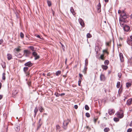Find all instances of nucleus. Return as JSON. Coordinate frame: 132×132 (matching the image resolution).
<instances>
[{
	"label": "nucleus",
	"mask_w": 132,
	"mask_h": 132,
	"mask_svg": "<svg viewBox=\"0 0 132 132\" xmlns=\"http://www.w3.org/2000/svg\"><path fill=\"white\" fill-rule=\"evenodd\" d=\"M36 36L37 37L40 39H41L40 36L39 35H37Z\"/></svg>",
	"instance_id": "56"
},
{
	"label": "nucleus",
	"mask_w": 132,
	"mask_h": 132,
	"mask_svg": "<svg viewBox=\"0 0 132 132\" xmlns=\"http://www.w3.org/2000/svg\"><path fill=\"white\" fill-rule=\"evenodd\" d=\"M127 43L129 45H132V40L131 39H129L127 41Z\"/></svg>",
	"instance_id": "15"
},
{
	"label": "nucleus",
	"mask_w": 132,
	"mask_h": 132,
	"mask_svg": "<svg viewBox=\"0 0 132 132\" xmlns=\"http://www.w3.org/2000/svg\"><path fill=\"white\" fill-rule=\"evenodd\" d=\"M78 82V85L79 86H80V85L81 81L79 80Z\"/></svg>",
	"instance_id": "52"
},
{
	"label": "nucleus",
	"mask_w": 132,
	"mask_h": 132,
	"mask_svg": "<svg viewBox=\"0 0 132 132\" xmlns=\"http://www.w3.org/2000/svg\"><path fill=\"white\" fill-rule=\"evenodd\" d=\"M123 29L125 31L127 32L129 30L130 27L129 26L126 25L124 26Z\"/></svg>",
	"instance_id": "6"
},
{
	"label": "nucleus",
	"mask_w": 132,
	"mask_h": 132,
	"mask_svg": "<svg viewBox=\"0 0 132 132\" xmlns=\"http://www.w3.org/2000/svg\"><path fill=\"white\" fill-rule=\"evenodd\" d=\"M101 5L100 3H99V4L97 5V7L98 10L99 9L101 8Z\"/></svg>",
	"instance_id": "37"
},
{
	"label": "nucleus",
	"mask_w": 132,
	"mask_h": 132,
	"mask_svg": "<svg viewBox=\"0 0 132 132\" xmlns=\"http://www.w3.org/2000/svg\"><path fill=\"white\" fill-rule=\"evenodd\" d=\"M67 61V58H66L65 59V64H66Z\"/></svg>",
	"instance_id": "61"
},
{
	"label": "nucleus",
	"mask_w": 132,
	"mask_h": 132,
	"mask_svg": "<svg viewBox=\"0 0 132 132\" xmlns=\"http://www.w3.org/2000/svg\"><path fill=\"white\" fill-rule=\"evenodd\" d=\"M39 111L41 112H42L44 110L43 108L41 106L39 107Z\"/></svg>",
	"instance_id": "19"
},
{
	"label": "nucleus",
	"mask_w": 132,
	"mask_h": 132,
	"mask_svg": "<svg viewBox=\"0 0 132 132\" xmlns=\"http://www.w3.org/2000/svg\"><path fill=\"white\" fill-rule=\"evenodd\" d=\"M47 2L48 5L49 6H50L51 5V2L50 1L47 0Z\"/></svg>",
	"instance_id": "26"
},
{
	"label": "nucleus",
	"mask_w": 132,
	"mask_h": 132,
	"mask_svg": "<svg viewBox=\"0 0 132 132\" xmlns=\"http://www.w3.org/2000/svg\"><path fill=\"white\" fill-rule=\"evenodd\" d=\"M87 66H85L84 68V69H83L82 72L83 73H84V74H85L86 73V71H87Z\"/></svg>",
	"instance_id": "17"
},
{
	"label": "nucleus",
	"mask_w": 132,
	"mask_h": 132,
	"mask_svg": "<svg viewBox=\"0 0 132 132\" xmlns=\"http://www.w3.org/2000/svg\"><path fill=\"white\" fill-rule=\"evenodd\" d=\"M132 101V99L131 98H130L128 99L127 101V104L128 105H130Z\"/></svg>",
	"instance_id": "12"
},
{
	"label": "nucleus",
	"mask_w": 132,
	"mask_h": 132,
	"mask_svg": "<svg viewBox=\"0 0 132 132\" xmlns=\"http://www.w3.org/2000/svg\"><path fill=\"white\" fill-rule=\"evenodd\" d=\"M18 93V91L16 90H14V91H13V94L14 95H15L17 94Z\"/></svg>",
	"instance_id": "30"
},
{
	"label": "nucleus",
	"mask_w": 132,
	"mask_h": 132,
	"mask_svg": "<svg viewBox=\"0 0 132 132\" xmlns=\"http://www.w3.org/2000/svg\"><path fill=\"white\" fill-rule=\"evenodd\" d=\"M42 124V123H39V124L37 128V130H38L40 128V127L41 125Z\"/></svg>",
	"instance_id": "34"
},
{
	"label": "nucleus",
	"mask_w": 132,
	"mask_h": 132,
	"mask_svg": "<svg viewBox=\"0 0 132 132\" xmlns=\"http://www.w3.org/2000/svg\"><path fill=\"white\" fill-rule=\"evenodd\" d=\"M69 122V120L68 119L65 120L63 123V128L65 129H67V126Z\"/></svg>",
	"instance_id": "3"
},
{
	"label": "nucleus",
	"mask_w": 132,
	"mask_h": 132,
	"mask_svg": "<svg viewBox=\"0 0 132 132\" xmlns=\"http://www.w3.org/2000/svg\"><path fill=\"white\" fill-rule=\"evenodd\" d=\"M78 107V106L77 105H74V108L76 109H77Z\"/></svg>",
	"instance_id": "54"
},
{
	"label": "nucleus",
	"mask_w": 132,
	"mask_h": 132,
	"mask_svg": "<svg viewBox=\"0 0 132 132\" xmlns=\"http://www.w3.org/2000/svg\"><path fill=\"white\" fill-rule=\"evenodd\" d=\"M79 76L80 77V79H82V75L80 73H79Z\"/></svg>",
	"instance_id": "51"
},
{
	"label": "nucleus",
	"mask_w": 132,
	"mask_h": 132,
	"mask_svg": "<svg viewBox=\"0 0 132 132\" xmlns=\"http://www.w3.org/2000/svg\"><path fill=\"white\" fill-rule=\"evenodd\" d=\"M56 130H58L59 129H60V127L59 125H57L56 126Z\"/></svg>",
	"instance_id": "33"
},
{
	"label": "nucleus",
	"mask_w": 132,
	"mask_h": 132,
	"mask_svg": "<svg viewBox=\"0 0 132 132\" xmlns=\"http://www.w3.org/2000/svg\"><path fill=\"white\" fill-rule=\"evenodd\" d=\"M103 52H105L107 53V54H108V53L107 52V51L106 50H103Z\"/></svg>",
	"instance_id": "53"
},
{
	"label": "nucleus",
	"mask_w": 132,
	"mask_h": 132,
	"mask_svg": "<svg viewBox=\"0 0 132 132\" xmlns=\"http://www.w3.org/2000/svg\"><path fill=\"white\" fill-rule=\"evenodd\" d=\"M104 63L105 65H108L109 63V61L108 60H105L104 62Z\"/></svg>",
	"instance_id": "24"
},
{
	"label": "nucleus",
	"mask_w": 132,
	"mask_h": 132,
	"mask_svg": "<svg viewBox=\"0 0 132 132\" xmlns=\"http://www.w3.org/2000/svg\"><path fill=\"white\" fill-rule=\"evenodd\" d=\"M110 130V129L108 128H106L104 129V131L105 132H108Z\"/></svg>",
	"instance_id": "20"
},
{
	"label": "nucleus",
	"mask_w": 132,
	"mask_h": 132,
	"mask_svg": "<svg viewBox=\"0 0 132 132\" xmlns=\"http://www.w3.org/2000/svg\"><path fill=\"white\" fill-rule=\"evenodd\" d=\"M7 59L9 60H11L12 58V55L10 54H7Z\"/></svg>",
	"instance_id": "14"
},
{
	"label": "nucleus",
	"mask_w": 132,
	"mask_h": 132,
	"mask_svg": "<svg viewBox=\"0 0 132 132\" xmlns=\"http://www.w3.org/2000/svg\"><path fill=\"white\" fill-rule=\"evenodd\" d=\"M38 111V110L37 108H36L35 109L34 111V112L35 113V115L36 116V114Z\"/></svg>",
	"instance_id": "29"
},
{
	"label": "nucleus",
	"mask_w": 132,
	"mask_h": 132,
	"mask_svg": "<svg viewBox=\"0 0 132 132\" xmlns=\"http://www.w3.org/2000/svg\"><path fill=\"white\" fill-rule=\"evenodd\" d=\"M20 36L22 38L23 37H24V35L23 34L22 32H21L20 33Z\"/></svg>",
	"instance_id": "43"
},
{
	"label": "nucleus",
	"mask_w": 132,
	"mask_h": 132,
	"mask_svg": "<svg viewBox=\"0 0 132 132\" xmlns=\"http://www.w3.org/2000/svg\"><path fill=\"white\" fill-rule=\"evenodd\" d=\"M85 66H87L88 64V60L87 59H86L85 61Z\"/></svg>",
	"instance_id": "22"
},
{
	"label": "nucleus",
	"mask_w": 132,
	"mask_h": 132,
	"mask_svg": "<svg viewBox=\"0 0 132 132\" xmlns=\"http://www.w3.org/2000/svg\"><path fill=\"white\" fill-rule=\"evenodd\" d=\"M65 94L64 93H63L61 94H60V96H62L64 95H65Z\"/></svg>",
	"instance_id": "59"
},
{
	"label": "nucleus",
	"mask_w": 132,
	"mask_h": 132,
	"mask_svg": "<svg viewBox=\"0 0 132 132\" xmlns=\"http://www.w3.org/2000/svg\"><path fill=\"white\" fill-rule=\"evenodd\" d=\"M29 47L32 51H35L34 48L32 46H30Z\"/></svg>",
	"instance_id": "38"
},
{
	"label": "nucleus",
	"mask_w": 132,
	"mask_h": 132,
	"mask_svg": "<svg viewBox=\"0 0 132 132\" xmlns=\"http://www.w3.org/2000/svg\"><path fill=\"white\" fill-rule=\"evenodd\" d=\"M120 82H117V87L118 88H119L120 87Z\"/></svg>",
	"instance_id": "35"
},
{
	"label": "nucleus",
	"mask_w": 132,
	"mask_h": 132,
	"mask_svg": "<svg viewBox=\"0 0 132 132\" xmlns=\"http://www.w3.org/2000/svg\"><path fill=\"white\" fill-rule=\"evenodd\" d=\"M97 119H98L97 118H94V122L95 123L96 122L97 120Z\"/></svg>",
	"instance_id": "50"
},
{
	"label": "nucleus",
	"mask_w": 132,
	"mask_h": 132,
	"mask_svg": "<svg viewBox=\"0 0 132 132\" xmlns=\"http://www.w3.org/2000/svg\"><path fill=\"white\" fill-rule=\"evenodd\" d=\"M5 74L4 73H3L2 74V79L3 80H5L6 78L5 76Z\"/></svg>",
	"instance_id": "21"
},
{
	"label": "nucleus",
	"mask_w": 132,
	"mask_h": 132,
	"mask_svg": "<svg viewBox=\"0 0 132 132\" xmlns=\"http://www.w3.org/2000/svg\"><path fill=\"white\" fill-rule=\"evenodd\" d=\"M78 20L81 26L82 27H84V23L82 20L81 18H79Z\"/></svg>",
	"instance_id": "9"
},
{
	"label": "nucleus",
	"mask_w": 132,
	"mask_h": 132,
	"mask_svg": "<svg viewBox=\"0 0 132 132\" xmlns=\"http://www.w3.org/2000/svg\"><path fill=\"white\" fill-rule=\"evenodd\" d=\"M70 11L72 13L73 15H74L75 14V13L74 12V9H73L72 7H71Z\"/></svg>",
	"instance_id": "16"
},
{
	"label": "nucleus",
	"mask_w": 132,
	"mask_h": 132,
	"mask_svg": "<svg viewBox=\"0 0 132 132\" xmlns=\"http://www.w3.org/2000/svg\"><path fill=\"white\" fill-rule=\"evenodd\" d=\"M103 57H104V55H101L100 56V58L102 60H104Z\"/></svg>",
	"instance_id": "44"
},
{
	"label": "nucleus",
	"mask_w": 132,
	"mask_h": 132,
	"mask_svg": "<svg viewBox=\"0 0 132 132\" xmlns=\"http://www.w3.org/2000/svg\"><path fill=\"white\" fill-rule=\"evenodd\" d=\"M2 96L1 95H0V100L2 98Z\"/></svg>",
	"instance_id": "62"
},
{
	"label": "nucleus",
	"mask_w": 132,
	"mask_h": 132,
	"mask_svg": "<svg viewBox=\"0 0 132 132\" xmlns=\"http://www.w3.org/2000/svg\"><path fill=\"white\" fill-rule=\"evenodd\" d=\"M20 125L19 123H17L15 126V129L16 131L18 132L20 129Z\"/></svg>",
	"instance_id": "5"
},
{
	"label": "nucleus",
	"mask_w": 132,
	"mask_h": 132,
	"mask_svg": "<svg viewBox=\"0 0 132 132\" xmlns=\"http://www.w3.org/2000/svg\"><path fill=\"white\" fill-rule=\"evenodd\" d=\"M121 20V19H119V23L120 26H121L123 27L124 23L126 22L125 21V20L122 19V20Z\"/></svg>",
	"instance_id": "8"
},
{
	"label": "nucleus",
	"mask_w": 132,
	"mask_h": 132,
	"mask_svg": "<svg viewBox=\"0 0 132 132\" xmlns=\"http://www.w3.org/2000/svg\"><path fill=\"white\" fill-rule=\"evenodd\" d=\"M100 79L101 81L104 80H105V77L104 75L101 74L100 76Z\"/></svg>",
	"instance_id": "13"
},
{
	"label": "nucleus",
	"mask_w": 132,
	"mask_h": 132,
	"mask_svg": "<svg viewBox=\"0 0 132 132\" xmlns=\"http://www.w3.org/2000/svg\"><path fill=\"white\" fill-rule=\"evenodd\" d=\"M32 55L34 56H37V53L35 52H33L32 53Z\"/></svg>",
	"instance_id": "32"
},
{
	"label": "nucleus",
	"mask_w": 132,
	"mask_h": 132,
	"mask_svg": "<svg viewBox=\"0 0 132 132\" xmlns=\"http://www.w3.org/2000/svg\"><path fill=\"white\" fill-rule=\"evenodd\" d=\"M116 115L117 117L120 118H121L123 117V113L122 111H121L120 112H118L116 114Z\"/></svg>",
	"instance_id": "2"
},
{
	"label": "nucleus",
	"mask_w": 132,
	"mask_h": 132,
	"mask_svg": "<svg viewBox=\"0 0 132 132\" xmlns=\"http://www.w3.org/2000/svg\"><path fill=\"white\" fill-rule=\"evenodd\" d=\"M86 116L88 118H89L90 117L89 114L87 112L86 113Z\"/></svg>",
	"instance_id": "39"
},
{
	"label": "nucleus",
	"mask_w": 132,
	"mask_h": 132,
	"mask_svg": "<svg viewBox=\"0 0 132 132\" xmlns=\"http://www.w3.org/2000/svg\"><path fill=\"white\" fill-rule=\"evenodd\" d=\"M121 73H118V76L119 78H121Z\"/></svg>",
	"instance_id": "45"
},
{
	"label": "nucleus",
	"mask_w": 132,
	"mask_h": 132,
	"mask_svg": "<svg viewBox=\"0 0 132 132\" xmlns=\"http://www.w3.org/2000/svg\"><path fill=\"white\" fill-rule=\"evenodd\" d=\"M60 44L61 45L62 49L64 50V46L63 45H62V44L61 42H60Z\"/></svg>",
	"instance_id": "48"
},
{
	"label": "nucleus",
	"mask_w": 132,
	"mask_h": 132,
	"mask_svg": "<svg viewBox=\"0 0 132 132\" xmlns=\"http://www.w3.org/2000/svg\"><path fill=\"white\" fill-rule=\"evenodd\" d=\"M132 131L131 129L129 128L127 130V132H131Z\"/></svg>",
	"instance_id": "49"
},
{
	"label": "nucleus",
	"mask_w": 132,
	"mask_h": 132,
	"mask_svg": "<svg viewBox=\"0 0 132 132\" xmlns=\"http://www.w3.org/2000/svg\"><path fill=\"white\" fill-rule=\"evenodd\" d=\"M51 75V74L50 73H48L47 74V76H50Z\"/></svg>",
	"instance_id": "60"
},
{
	"label": "nucleus",
	"mask_w": 132,
	"mask_h": 132,
	"mask_svg": "<svg viewBox=\"0 0 132 132\" xmlns=\"http://www.w3.org/2000/svg\"><path fill=\"white\" fill-rule=\"evenodd\" d=\"M114 120L115 121H119V119L117 118H114Z\"/></svg>",
	"instance_id": "36"
},
{
	"label": "nucleus",
	"mask_w": 132,
	"mask_h": 132,
	"mask_svg": "<svg viewBox=\"0 0 132 132\" xmlns=\"http://www.w3.org/2000/svg\"><path fill=\"white\" fill-rule=\"evenodd\" d=\"M118 13H122V12L120 10H119L118 11Z\"/></svg>",
	"instance_id": "57"
},
{
	"label": "nucleus",
	"mask_w": 132,
	"mask_h": 132,
	"mask_svg": "<svg viewBox=\"0 0 132 132\" xmlns=\"http://www.w3.org/2000/svg\"><path fill=\"white\" fill-rule=\"evenodd\" d=\"M131 85V84L129 82H127L126 84V86L128 88L129 87H130Z\"/></svg>",
	"instance_id": "27"
},
{
	"label": "nucleus",
	"mask_w": 132,
	"mask_h": 132,
	"mask_svg": "<svg viewBox=\"0 0 132 132\" xmlns=\"http://www.w3.org/2000/svg\"><path fill=\"white\" fill-rule=\"evenodd\" d=\"M61 72L60 71H57L56 73V76H59Z\"/></svg>",
	"instance_id": "25"
},
{
	"label": "nucleus",
	"mask_w": 132,
	"mask_h": 132,
	"mask_svg": "<svg viewBox=\"0 0 132 132\" xmlns=\"http://www.w3.org/2000/svg\"><path fill=\"white\" fill-rule=\"evenodd\" d=\"M3 40L2 39L0 40V44H1L3 43Z\"/></svg>",
	"instance_id": "55"
},
{
	"label": "nucleus",
	"mask_w": 132,
	"mask_h": 132,
	"mask_svg": "<svg viewBox=\"0 0 132 132\" xmlns=\"http://www.w3.org/2000/svg\"><path fill=\"white\" fill-rule=\"evenodd\" d=\"M2 66L3 68H4L6 67V65L5 62H3L2 63Z\"/></svg>",
	"instance_id": "42"
},
{
	"label": "nucleus",
	"mask_w": 132,
	"mask_h": 132,
	"mask_svg": "<svg viewBox=\"0 0 132 132\" xmlns=\"http://www.w3.org/2000/svg\"><path fill=\"white\" fill-rule=\"evenodd\" d=\"M35 60H36L37 59H38L39 58V55H37V56H35Z\"/></svg>",
	"instance_id": "41"
},
{
	"label": "nucleus",
	"mask_w": 132,
	"mask_h": 132,
	"mask_svg": "<svg viewBox=\"0 0 132 132\" xmlns=\"http://www.w3.org/2000/svg\"><path fill=\"white\" fill-rule=\"evenodd\" d=\"M106 45L108 46H109V42H107L106 43Z\"/></svg>",
	"instance_id": "58"
},
{
	"label": "nucleus",
	"mask_w": 132,
	"mask_h": 132,
	"mask_svg": "<svg viewBox=\"0 0 132 132\" xmlns=\"http://www.w3.org/2000/svg\"><path fill=\"white\" fill-rule=\"evenodd\" d=\"M101 67H102V68L104 70H106L108 68V67L106 65H102L101 66Z\"/></svg>",
	"instance_id": "18"
},
{
	"label": "nucleus",
	"mask_w": 132,
	"mask_h": 132,
	"mask_svg": "<svg viewBox=\"0 0 132 132\" xmlns=\"http://www.w3.org/2000/svg\"><path fill=\"white\" fill-rule=\"evenodd\" d=\"M14 50H15L17 52H19L21 50L19 48H15L14 49Z\"/></svg>",
	"instance_id": "40"
},
{
	"label": "nucleus",
	"mask_w": 132,
	"mask_h": 132,
	"mask_svg": "<svg viewBox=\"0 0 132 132\" xmlns=\"http://www.w3.org/2000/svg\"><path fill=\"white\" fill-rule=\"evenodd\" d=\"M15 13L16 18H18L19 17V16L18 13Z\"/></svg>",
	"instance_id": "47"
},
{
	"label": "nucleus",
	"mask_w": 132,
	"mask_h": 132,
	"mask_svg": "<svg viewBox=\"0 0 132 132\" xmlns=\"http://www.w3.org/2000/svg\"><path fill=\"white\" fill-rule=\"evenodd\" d=\"M41 121V119H39V123H40V121Z\"/></svg>",
	"instance_id": "64"
},
{
	"label": "nucleus",
	"mask_w": 132,
	"mask_h": 132,
	"mask_svg": "<svg viewBox=\"0 0 132 132\" xmlns=\"http://www.w3.org/2000/svg\"><path fill=\"white\" fill-rule=\"evenodd\" d=\"M24 65L26 66H27L28 67H30L32 65V64L30 61H29L27 63H26L24 64Z\"/></svg>",
	"instance_id": "7"
},
{
	"label": "nucleus",
	"mask_w": 132,
	"mask_h": 132,
	"mask_svg": "<svg viewBox=\"0 0 132 132\" xmlns=\"http://www.w3.org/2000/svg\"><path fill=\"white\" fill-rule=\"evenodd\" d=\"M55 95L57 97H59L60 95V94H59L57 93H55Z\"/></svg>",
	"instance_id": "46"
},
{
	"label": "nucleus",
	"mask_w": 132,
	"mask_h": 132,
	"mask_svg": "<svg viewBox=\"0 0 132 132\" xmlns=\"http://www.w3.org/2000/svg\"><path fill=\"white\" fill-rule=\"evenodd\" d=\"M31 52L28 50H25L24 51V54L26 57L28 56L31 53Z\"/></svg>",
	"instance_id": "4"
},
{
	"label": "nucleus",
	"mask_w": 132,
	"mask_h": 132,
	"mask_svg": "<svg viewBox=\"0 0 132 132\" xmlns=\"http://www.w3.org/2000/svg\"><path fill=\"white\" fill-rule=\"evenodd\" d=\"M85 109L86 110H88L89 109V106L87 105H85Z\"/></svg>",
	"instance_id": "28"
},
{
	"label": "nucleus",
	"mask_w": 132,
	"mask_h": 132,
	"mask_svg": "<svg viewBox=\"0 0 132 132\" xmlns=\"http://www.w3.org/2000/svg\"><path fill=\"white\" fill-rule=\"evenodd\" d=\"M128 17L126 14V13H125L124 11H123L122 12V13H121L120 14V19L122 20V19L125 20Z\"/></svg>",
	"instance_id": "1"
},
{
	"label": "nucleus",
	"mask_w": 132,
	"mask_h": 132,
	"mask_svg": "<svg viewBox=\"0 0 132 132\" xmlns=\"http://www.w3.org/2000/svg\"><path fill=\"white\" fill-rule=\"evenodd\" d=\"M109 113L110 115L113 114L114 112V110L113 109H110L109 110Z\"/></svg>",
	"instance_id": "10"
},
{
	"label": "nucleus",
	"mask_w": 132,
	"mask_h": 132,
	"mask_svg": "<svg viewBox=\"0 0 132 132\" xmlns=\"http://www.w3.org/2000/svg\"><path fill=\"white\" fill-rule=\"evenodd\" d=\"M28 68L27 67H25L23 68V71L25 72L26 73V71L28 70Z\"/></svg>",
	"instance_id": "23"
},
{
	"label": "nucleus",
	"mask_w": 132,
	"mask_h": 132,
	"mask_svg": "<svg viewBox=\"0 0 132 132\" xmlns=\"http://www.w3.org/2000/svg\"><path fill=\"white\" fill-rule=\"evenodd\" d=\"M87 37L88 38H90L92 37V35L90 33H88L87 35Z\"/></svg>",
	"instance_id": "31"
},
{
	"label": "nucleus",
	"mask_w": 132,
	"mask_h": 132,
	"mask_svg": "<svg viewBox=\"0 0 132 132\" xmlns=\"http://www.w3.org/2000/svg\"><path fill=\"white\" fill-rule=\"evenodd\" d=\"M130 126H132V121H131V122H130Z\"/></svg>",
	"instance_id": "63"
},
{
	"label": "nucleus",
	"mask_w": 132,
	"mask_h": 132,
	"mask_svg": "<svg viewBox=\"0 0 132 132\" xmlns=\"http://www.w3.org/2000/svg\"><path fill=\"white\" fill-rule=\"evenodd\" d=\"M119 56L121 61V62H123L124 59L122 54L121 53H120L119 54Z\"/></svg>",
	"instance_id": "11"
}]
</instances>
